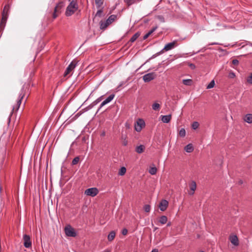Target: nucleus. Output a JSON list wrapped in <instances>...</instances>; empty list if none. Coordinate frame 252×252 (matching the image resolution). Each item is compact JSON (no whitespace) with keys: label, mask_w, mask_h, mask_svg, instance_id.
I'll list each match as a JSON object with an SVG mask.
<instances>
[{"label":"nucleus","mask_w":252,"mask_h":252,"mask_svg":"<svg viewBox=\"0 0 252 252\" xmlns=\"http://www.w3.org/2000/svg\"><path fill=\"white\" fill-rule=\"evenodd\" d=\"M190 189L191 190V192H189L190 195H193L194 193V191L196 189V184L195 181H192L189 185Z\"/></svg>","instance_id":"obj_17"},{"label":"nucleus","mask_w":252,"mask_h":252,"mask_svg":"<svg viewBox=\"0 0 252 252\" xmlns=\"http://www.w3.org/2000/svg\"><path fill=\"white\" fill-rule=\"evenodd\" d=\"M145 149V146L143 145H140V146H137L135 149V151L138 154H141L144 152Z\"/></svg>","instance_id":"obj_22"},{"label":"nucleus","mask_w":252,"mask_h":252,"mask_svg":"<svg viewBox=\"0 0 252 252\" xmlns=\"http://www.w3.org/2000/svg\"><path fill=\"white\" fill-rule=\"evenodd\" d=\"M162 53H163V50H161V51H160L159 52L157 53L156 54L153 55L150 58H149L146 62H148L149 60H150L151 59H154L155 58H156V57H157L158 56L161 54Z\"/></svg>","instance_id":"obj_29"},{"label":"nucleus","mask_w":252,"mask_h":252,"mask_svg":"<svg viewBox=\"0 0 252 252\" xmlns=\"http://www.w3.org/2000/svg\"><path fill=\"white\" fill-rule=\"evenodd\" d=\"M64 6V2L61 1L58 2L54 8V13L53 14V19H56L61 13V9Z\"/></svg>","instance_id":"obj_6"},{"label":"nucleus","mask_w":252,"mask_h":252,"mask_svg":"<svg viewBox=\"0 0 252 252\" xmlns=\"http://www.w3.org/2000/svg\"><path fill=\"white\" fill-rule=\"evenodd\" d=\"M27 90H28V85H23L21 89V93L19 94V98L17 101L16 107H13L12 110H14V109H16V110H18L19 109L20 106L21 104L22 100L23 99L25 95H26V91Z\"/></svg>","instance_id":"obj_4"},{"label":"nucleus","mask_w":252,"mask_h":252,"mask_svg":"<svg viewBox=\"0 0 252 252\" xmlns=\"http://www.w3.org/2000/svg\"><path fill=\"white\" fill-rule=\"evenodd\" d=\"M232 63L234 65H238L239 64V61L236 59H234L232 60Z\"/></svg>","instance_id":"obj_40"},{"label":"nucleus","mask_w":252,"mask_h":252,"mask_svg":"<svg viewBox=\"0 0 252 252\" xmlns=\"http://www.w3.org/2000/svg\"><path fill=\"white\" fill-rule=\"evenodd\" d=\"M114 97H115L114 94H110L105 100H104L101 103L97 111H98L101 109V108L102 107H103L104 105H105V104H106L108 103L109 102H110V101H111L113 99Z\"/></svg>","instance_id":"obj_12"},{"label":"nucleus","mask_w":252,"mask_h":252,"mask_svg":"<svg viewBox=\"0 0 252 252\" xmlns=\"http://www.w3.org/2000/svg\"><path fill=\"white\" fill-rule=\"evenodd\" d=\"M103 96L102 95L95 100V101L97 102V103H98L99 102H100V101L102 99Z\"/></svg>","instance_id":"obj_47"},{"label":"nucleus","mask_w":252,"mask_h":252,"mask_svg":"<svg viewBox=\"0 0 252 252\" xmlns=\"http://www.w3.org/2000/svg\"><path fill=\"white\" fill-rule=\"evenodd\" d=\"M193 149V147L191 144H189L185 147V150L188 153L192 152Z\"/></svg>","instance_id":"obj_23"},{"label":"nucleus","mask_w":252,"mask_h":252,"mask_svg":"<svg viewBox=\"0 0 252 252\" xmlns=\"http://www.w3.org/2000/svg\"><path fill=\"white\" fill-rule=\"evenodd\" d=\"M104 252H110V251L109 250H105Z\"/></svg>","instance_id":"obj_53"},{"label":"nucleus","mask_w":252,"mask_h":252,"mask_svg":"<svg viewBox=\"0 0 252 252\" xmlns=\"http://www.w3.org/2000/svg\"><path fill=\"white\" fill-rule=\"evenodd\" d=\"M215 85V81L214 80H212L211 82L208 85L207 89L213 88L214 87Z\"/></svg>","instance_id":"obj_37"},{"label":"nucleus","mask_w":252,"mask_h":252,"mask_svg":"<svg viewBox=\"0 0 252 252\" xmlns=\"http://www.w3.org/2000/svg\"><path fill=\"white\" fill-rule=\"evenodd\" d=\"M179 135L182 137H184L186 135V130L184 128H182L179 131Z\"/></svg>","instance_id":"obj_31"},{"label":"nucleus","mask_w":252,"mask_h":252,"mask_svg":"<svg viewBox=\"0 0 252 252\" xmlns=\"http://www.w3.org/2000/svg\"><path fill=\"white\" fill-rule=\"evenodd\" d=\"M247 82L251 84H252V73L251 74V75L250 76H249L247 78Z\"/></svg>","instance_id":"obj_39"},{"label":"nucleus","mask_w":252,"mask_h":252,"mask_svg":"<svg viewBox=\"0 0 252 252\" xmlns=\"http://www.w3.org/2000/svg\"><path fill=\"white\" fill-rule=\"evenodd\" d=\"M117 18V15H111L108 18L105 20H101L99 22L100 29L102 30H105L111 23H112Z\"/></svg>","instance_id":"obj_3"},{"label":"nucleus","mask_w":252,"mask_h":252,"mask_svg":"<svg viewBox=\"0 0 252 252\" xmlns=\"http://www.w3.org/2000/svg\"><path fill=\"white\" fill-rule=\"evenodd\" d=\"M64 232L67 236L75 237L77 235L74 229L70 225H67L64 228Z\"/></svg>","instance_id":"obj_7"},{"label":"nucleus","mask_w":252,"mask_h":252,"mask_svg":"<svg viewBox=\"0 0 252 252\" xmlns=\"http://www.w3.org/2000/svg\"><path fill=\"white\" fill-rule=\"evenodd\" d=\"M170 225H171V222H168V223H167V226H170Z\"/></svg>","instance_id":"obj_50"},{"label":"nucleus","mask_w":252,"mask_h":252,"mask_svg":"<svg viewBox=\"0 0 252 252\" xmlns=\"http://www.w3.org/2000/svg\"><path fill=\"white\" fill-rule=\"evenodd\" d=\"M160 117H161V121H162V122H163L164 123H169L171 119V115H164V116L161 115Z\"/></svg>","instance_id":"obj_18"},{"label":"nucleus","mask_w":252,"mask_h":252,"mask_svg":"<svg viewBox=\"0 0 252 252\" xmlns=\"http://www.w3.org/2000/svg\"><path fill=\"white\" fill-rule=\"evenodd\" d=\"M189 66L190 67L191 69H194L195 68V65L193 63H189Z\"/></svg>","instance_id":"obj_44"},{"label":"nucleus","mask_w":252,"mask_h":252,"mask_svg":"<svg viewBox=\"0 0 252 252\" xmlns=\"http://www.w3.org/2000/svg\"><path fill=\"white\" fill-rule=\"evenodd\" d=\"M103 11L102 9H100L97 10L96 12L95 16H98L99 17H102V14L103 13Z\"/></svg>","instance_id":"obj_34"},{"label":"nucleus","mask_w":252,"mask_h":252,"mask_svg":"<svg viewBox=\"0 0 252 252\" xmlns=\"http://www.w3.org/2000/svg\"><path fill=\"white\" fill-rule=\"evenodd\" d=\"M97 104V102L94 100V102H93L89 106V107L90 109L93 108L94 106L96 105Z\"/></svg>","instance_id":"obj_41"},{"label":"nucleus","mask_w":252,"mask_h":252,"mask_svg":"<svg viewBox=\"0 0 252 252\" xmlns=\"http://www.w3.org/2000/svg\"><path fill=\"white\" fill-rule=\"evenodd\" d=\"M103 96L102 95L95 100V101L97 102V103H98L99 102H100V101L102 99Z\"/></svg>","instance_id":"obj_45"},{"label":"nucleus","mask_w":252,"mask_h":252,"mask_svg":"<svg viewBox=\"0 0 252 252\" xmlns=\"http://www.w3.org/2000/svg\"><path fill=\"white\" fill-rule=\"evenodd\" d=\"M229 240L231 243L234 246H237L239 245L238 237L236 235H232L229 237Z\"/></svg>","instance_id":"obj_15"},{"label":"nucleus","mask_w":252,"mask_h":252,"mask_svg":"<svg viewBox=\"0 0 252 252\" xmlns=\"http://www.w3.org/2000/svg\"><path fill=\"white\" fill-rule=\"evenodd\" d=\"M141 32H137L130 39L129 42L131 43L134 42L140 35Z\"/></svg>","instance_id":"obj_20"},{"label":"nucleus","mask_w":252,"mask_h":252,"mask_svg":"<svg viewBox=\"0 0 252 252\" xmlns=\"http://www.w3.org/2000/svg\"><path fill=\"white\" fill-rule=\"evenodd\" d=\"M218 44V43H211V45H217Z\"/></svg>","instance_id":"obj_51"},{"label":"nucleus","mask_w":252,"mask_h":252,"mask_svg":"<svg viewBox=\"0 0 252 252\" xmlns=\"http://www.w3.org/2000/svg\"><path fill=\"white\" fill-rule=\"evenodd\" d=\"M10 10V5L9 4H6L3 9V10L1 13V19L0 24V29H3L6 24L7 19L8 17V14Z\"/></svg>","instance_id":"obj_1"},{"label":"nucleus","mask_w":252,"mask_h":252,"mask_svg":"<svg viewBox=\"0 0 252 252\" xmlns=\"http://www.w3.org/2000/svg\"><path fill=\"white\" fill-rule=\"evenodd\" d=\"M168 205V202L167 200L162 199L159 204V208L160 211H164L167 209Z\"/></svg>","instance_id":"obj_13"},{"label":"nucleus","mask_w":252,"mask_h":252,"mask_svg":"<svg viewBox=\"0 0 252 252\" xmlns=\"http://www.w3.org/2000/svg\"><path fill=\"white\" fill-rule=\"evenodd\" d=\"M192 80L191 79H184L183 80V83L184 85L189 86L191 85Z\"/></svg>","instance_id":"obj_32"},{"label":"nucleus","mask_w":252,"mask_h":252,"mask_svg":"<svg viewBox=\"0 0 252 252\" xmlns=\"http://www.w3.org/2000/svg\"><path fill=\"white\" fill-rule=\"evenodd\" d=\"M228 76L230 78H233L235 77V74L234 72H230L229 73Z\"/></svg>","instance_id":"obj_43"},{"label":"nucleus","mask_w":252,"mask_h":252,"mask_svg":"<svg viewBox=\"0 0 252 252\" xmlns=\"http://www.w3.org/2000/svg\"><path fill=\"white\" fill-rule=\"evenodd\" d=\"M77 63L78 61L75 60H74L70 63L67 67L64 72V77L69 78L72 75V74H70V73L73 71V70L75 68Z\"/></svg>","instance_id":"obj_5"},{"label":"nucleus","mask_w":252,"mask_h":252,"mask_svg":"<svg viewBox=\"0 0 252 252\" xmlns=\"http://www.w3.org/2000/svg\"><path fill=\"white\" fill-rule=\"evenodd\" d=\"M94 1L97 8H100L103 4V0H94Z\"/></svg>","instance_id":"obj_26"},{"label":"nucleus","mask_w":252,"mask_h":252,"mask_svg":"<svg viewBox=\"0 0 252 252\" xmlns=\"http://www.w3.org/2000/svg\"><path fill=\"white\" fill-rule=\"evenodd\" d=\"M145 126V122L143 119H139L135 124V130L139 132L141 130L142 127Z\"/></svg>","instance_id":"obj_11"},{"label":"nucleus","mask_w":252,"mask_h":252,"mask_svg":"<svg viewBox=\"0 0 252 252\" xmlns=\"http://www.w3.org/2000/svg\"><path fill=\"white\" fill-rule=\"evenodd\" d=\"M122 234L123 235H126L127 234V230L126 228H124L122 230Z\"/></svg>","instance_id":"obj_42"},{"label":"nucleus","mask_w":252,"mask_h":252,"mask_svg":"<svg viewBox=\"0 0 252 252\" xmlns=\"http://www.w3.org/2000/svg\"><path fill=\"white\" fill-rule=\"evenodd\" d=\"M157 169L155 166L150 167L149 171V172L151 175H155L157 173Z\"/></svg>","instance_id":"obj_27"},{"label":"nucleus","mask_w":252,"mask_h":252,"mask_svg":"<svg viewBox=\"0 0 252 252\" xmlns=\"http://www.w3.org/2000/svg\"><path fill=\"white\" fill-rule=\"evenodd\" d=\"M126 168L125 167H122L119 171V175L123 176L126 173Z\"/></svg>","instance_id":"obj_28"},{"label":"nucleus","mask_w":252,"mask_h":252,"mask_svg":"<svg viewBox=\"0 0 252 252\" xmlns=\"http://www.w3.org/2000/svg\"><path fill=\"white\" fill-rule=\"evenodd\" d=\"M244 121L249 123V124H252V114H248L245 115L244 119Z\"/></svg>","instance_id":"obj_21"},{"label":"nucleus","mask_w":252,"mask_h":252,"mask_svg":"<svg viewBox=\"0 0 252 252\" xmlns=\"http://www.w3.org/2000/svg\"><path fill=\"white\" fill-rule=\"evenodd\" d=\"M103 96L102 95L95 100V101L97 102V103H98L99 102H100V101L102 99Z\"/></svg>","instance_id":"obj_46"},{"label":"nucleus","mask_w":252,"mask_h":252,"mask_svg":"<svg viewBox=\"0 0 252 252\" xmlns=\"http://www.w3.org/2000/svg\"><path fill=\"white\" fill-rule=\"evenodd\" d=\"M23 241H24V246L26 248H30L32 247V241L31 239V237L27 235L24 234L23 235Z\"/></svg>","instance_id":"obj_9"},{"label":"nucleus","mask_w":252,"mask_h":252,"mask_svg":"<svg viewBox=\"0 0 252 252\" xmlns=\"http://www.w3.org/2000/svg\"><path fill=\"white\" fill-rule=\"evenodd\" d=\"M78 8V4L75 0H72L67 6L65 15L66 16H70L73 15Z\"/></svg>","instance_id":"obj_2"},{"label":"nucleus","mask_w":252,"mask_h":252,"mask_svg":"<svg viewBox=\"0 0 252 252\" xmlns=\"http://www.w3.org/2000/svg\"><path fill=\"white\" fill-rule=\"evenodd\" d=\"M246 44L252 46V43L251 42L248 41Z\"/></svg>","instance_id":"obj_48"},{"label":"nucleus","mask_w":252,"mask_h":252,"mask_svg":"<svg viewBox=\"0 0 252 252\" xmlns=\"http://www.w3.org/2000/svg\"><path fill=\"white\" fill-rule=\"evenodd\" d=\"M98 190L96 188H91L87 189L85 191V194L88 196H91L92 197H94L96 196L98 193Z\"/></svg>","instance_id":"obj_8"},{"label":"nucleus","mask_w":252,"mask_h":252,"mask_svg":"<svg viewBox=\"0 0 252 252\" xmlns=\"http://www.w3.org/2000/svg\"><path fill=\"white\" fill-rule=\"evenodd\" d=\"M157 28L158 27L157 26L153 27L152 29L143 36V39H146L151 34H152L157 30Z\"/></svg>","instance_id":"obj_19"},{"label":"nucleus","mask_w":252,"mask_h":252,"mask_svg":"<svg viewBox=\"0 0 252 252\" xmlns=\"http://www.w3.org/2000/svg\"><path fill=\"white\" fill-rule=\"evenodd\" d=\"M157 77V74L155 72H151L144 75L143 76V79L145 82H149L154 80Z\"/></svg>","instance_id":"obj_10"},{"label":"nucleus","mask_w":252,"mask_h":252,"mask_svg":"<svg viewBox=\"0 0 252 252\" xmlns=\"http://www.w3.org/2000/svg\"><path fill=\"white\" fill-rule=\"evenodd\" d=\"M167 221V218L165 216H162L160 217L159 220V222L162 224H165Z\"/></svg>","instance_id":"obj_25"},{"label":"nucleus","mask_w":252,"mask_h":252,"mask_svg":"<svg viewBox=\"0 0 252 252\" xmlns=\"http://www.w3.org/2000/svg\"><path fill=\"white\" fill-rule=\"evenodd\" d=\"M101 135L102 136H104L105 135V132H103L102 134H101Z\"/></svg>","instance_id":"obj_52"},{"label":"nucleus","mask_w":252,"mask_h":252,"mask_svg":"<svg viewBox=\"0 0 252 252\" xmlns=\"http://www.w3.org/2000/svg\"><path fill=\"white\" fill-rule=\"evenodd\" d=\"M144 210L146 212H149L151 210V206L149 204L145 205L144 206Z\"/></svg>","instance_id":"obj_36"},{"label":"nucleus","mask_w":252,"mask_h":252,"mask_svg":"<svg viewBox=\"0 0 252 252\" xmlns=\"http://www.w3.org/2000/svg\"><path fill=\"white\" fill-rule=\"evenodd\" d=\"M160 108V105L158 103H155L152 105V109L154 110H158Z\"/></svg>","instance_id":"obj_30"},{"label":"nucleus","mask_w":252,"mask_h":252,"mask_svg":"<svg viewBox=\"0 0 252 252\" xmlns=\"http://www.w3.org/2000/svg\"><path fill=\"white\" fill-rule=\"evenodd\" d=\"M116 235V233L114 231H111L108 235V240L109 241H112L114 240Z\"/></svg>","instance_id":"obj_24"},{"label":"nucleus","mask_w":252,"mask_h":252,"mask_svg":"<svg viewBox=\"0 0 252 252\" xmlns=\"http://www.w3.org/2000/svg\"><path fill=\"white\" fill-rule=\"evenodd\" d=\"M80 160L79 157H76L75 158H73V159L72 161V165H76L77 164L79 161Z\"/></svg>","instance_id":"obj_33"},{"label":"nucleus","mask_w":252,"mask_h":252,"mask_svg":"<svg viewBox=\"0 0 252 252\" xmlns=\"http://www.w3.org/2000/svg\"><path fill=\"white\" fill-rule=\"evenodd\" d=\"M151 252H158V250L156 249H153Z\"/></svg>","instance_id":"obj_49"},{"label":"nucleus","mask_w":252,"mask_h":252,"mask_svg":"<svg viewBox=\"0 0 252 252\" xmlns=\"http://www.w3.org/2000/svg\"><path fill=\"white\" fill-rule=\"evenodd\" d=\"M198 126H199V124L197 122H194L192 124L191 127H192V128L193 129H196V128H198Z\"/></svg>","instance_id":"obj_38"},{"label":"nucleus","mask_w":252,"mask_h":252,"mask_svg":"<svg viewBox=\"0 0 252 252\" xmlns=\"http://www.w3.org/2000/svg\"><path fill=\"white\" fill-rule=\"evenodd\" d=\"M176 44V41H173L172 42L168 43V44H166L162 49L163 51L165 50L166 51H169L173 49Z\"/></svg>","instance_id":"obj_14"},{"label":"nucleus","mask_w":252,"mask_h":252,"mask_svg":"<svg viewBox=\"0 0 252 252\" xmlns=\"http://www.w3.org/2000/svg\"><path fill=\"white\" fill-rule=\"evenodd\" d=\"M142 0H124V1L127 6L129 7L134 4L140 2Z\"/></svg>","instance_id":"obj_16"},{"label":"nucleus","mask_w":252,"mask_h":252,"mask_svg":"<svg viewBox=\"0 0 252 252\" xmlns=\"http://www.w3.org/2000/svg\"><path fill=\"white\" fill-rule=\"evenodd\" d=\"M122 139L123 140V145L125 146H126L128 143V141L126 140V137L125 136V137L123 135L122 137Z\"/></svg>","instance_id":"obj_35"}]
</instances>
